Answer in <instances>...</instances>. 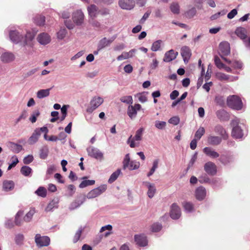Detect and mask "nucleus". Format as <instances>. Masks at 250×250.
I'll return each instance as SVG.
<instances>
[{"label": "nucleus", "instance_id": "obj_53", "mask_svg": "<svg viewBox=\"0 0 250 250\" xmlns=\"http://www.w3.org/2000/svg\"><path fill=\"white\" fill-rule=\"evenodd\" d=\"M83 230V229L82 227H81L76 231L75 235L74 236L73 239V242L74 243H76V242H77L79 241V240L80 239V238L81 237Z\"/></svg>", "mask_w": 250, "mask_h": 250}, {"label": "nucleus", "instance_id": "obj_42", "mask_svg": "<svg viewBox=\"0 0 250 250\" xmlns=\"http://www.w3.org/2000/svg\"><path fill=\"white\" fill-rule=\"evenodd\" d=\"M158 164H159V160L158 159H155L153 161V163H152V167L151 168L149 172H148L147 174V177H150V176L153 175V174L155 172L156 169L158 167Z\"/></svg>", "mask_w": 250, "mask_h": 250}, {"label": "nucleus", "instance_id": "obj_13", "mask_svg": "<svg viewBox=\"0 0 250 250\" xmlns=\"http://www.w3.org/2000/svg\"><path fill=\"white\" fill-rule=\"evenodd\" d=\"M141 108V105L139 104H136L134 106L130 105L127 110V114L131 119L136 118L137 114V111Z\"/></svg>", "mask_w": 250, "mask_h": 250}, {"label": "nucleus", "instance_id": "obj_64", "mask_svg": "<svg viewBox=\"0 0 250 250\" xmlns=\"http://www.w3.org/2000/svg\"><path fill=\"white\" fill-rule=\"evenodd\" d=\"M12 162L9 165L8 170L11 169L12 167H15L19 163V160L17 156H13L12 157Z\"/></svg>", "mask_w": 250, "mask_h": 250}, {"label": "nucleus", "instance_id": "obj_49", "mask_svg": "<svg viewBox=\"0 0 250 250\" xmlns=\"http://www.w3.org/2000/svg\"><path fill=\"white\" fill-rule=\"evenodd\" d=\"M46 190L43 187H40L35 191V193L42 197H45L46 196Z\"/></svg>", "mask_w": 250, "mask_h": 250}, {"label": "nucleus", "instance_id": "obj_18", "mask_svg": "<svg viewBox=\"0 0 250 250\" xmlns=\"http://www.w3.org/2000/svg\"><path fill=\"white\" fill-rule=\"evenodd\" d=\"M230 53L229 44L227 42H222L219 44V54L221 57Z\"/></svg>", "mask_w": 250, "mask_h": 250}, {"label": "nucleus", "instance_id": "obj_35", "mask_svg": "<svg viewBox=\"0 0 250 250\" xmlns=\"http://www.w3.org/2000/svg\"><path fill=\"white\" fill-rule=\"evenodd\" d=\"M14 185L12 181H4L3 182V189L5 191L11 190L14 188Z\"/></svg>", "mask_w": 250, "mask_h": 250}, {"label": "nucleus", "instance_id": "obj_10", "mask_svg": "<svg viewBox=\"0 0 250 250\" xmlns=\"http://www.w3.org/2000/svg\"><path fill=\"white\" fill-rule=\"evenodd\" d=\"M104 102V100L100 97H94L91 100L89 106L86 109L87 112L92 113Z\"/></svg>", "mask_w": 250, "mask_h": 250}, {"label": "nucleus", "instance_id": "obj_60", "mask_svg": "<svg viewBox=\"0 0 250 250\" xmlns=\"http://www.w3.org/2000/svg\"><path fill=\"white\" fill-rule=\"evenodd\" d=\"M162 228V226L161 224L158 223H154L151 227V229L152 231L153 232H158Z\"/></svg>", "mask_w": 250, "mask_h": 250}, {"label": "nucleus", "instance_id": "obj_7", "mask_svg": "<svg viewBox=\"0 0 250 250\" xmlns=\"http://www.w3.org/2000/svg\"><path fill=\"white\" fill-rule=\"evenodd\" d=\"M106 188L107 186L106 185H101L98 188H95L88 192L85 197L89 199L96 198L105 192Z\"/></svg>", "mask_w": 250, "mask_h": 250}, {"label": "nucleus", "instance_id": "obj_22", "mask_svg": "<svg viewBox=\"0 0 250 250\" xmlns=\"http://www.w3.org/2000/svg\"><path fill=\"white\" fill-rule=\"evenodd\" d=\"M85 200L86 197L85 196H79L76 200L71 203L69 207V209L70 210H73L79 208L85 201Z\"/></svg>", "mask_w": 250, "mask_h": 250}, {"label": "nucleus", "instance_id": "obj_9", "mask_svg": "<svg viewBox=\"0 0 250 250\" xmlns=\"http://www.w3.org/2000/svg\"><path fill=\"white\" fill-rule=\"evenodd\" d=\"M88 155L93 158L98 160L100 161L104 159V153L98 148L93 146H89L86 149Z\"/></svg>", "mask_w": 250, "mask_h": 250}, {"label": "nucleus", "instance_id": "obj_5", "mask_svg": "<svg viewBox=\"0 0 250 250\" xmlns=\"http://www.w3.org/2000/svg\"><path fill=\"white\" fill-rule=\"evenodd\" d=\"M8 32L10 41L14 43L18 44L21 43L22 44V39L23 35L18 30L12 28H7L5 32Z\"/></svg>", "mask_w": 250, "mask_h": 250}, {"label": "nucleus", "instance_id": "obj_28", "mask_svg": "<svg viewBox=\"0 0 250 250\" xmlns=\"http://www.w3.org/2000/svg\"><path fill=\"white\" fill-rule=\"evenodd\" d=\"M214 131L221 136L224 140H227L228 137V134L227 133L225 129L220 125H217L214 127Z\"/></svg>", "mask_w": 250, "mask_h": 250}, {"label": "nucleus", "instance_id": "obj_54", "mask_svg": "<svg viewBox=\"0 0 250 250\" xmlns=\"http://www.w3.org/2000/svg\"><path fill=\"white\" fill-rule=\"evenodd\" d=\"M24 240V235L22 234L19 233L15 236V241L17 245H21L23 244Z\"/></svg>", "mask_w": 250, "mask_h": 250}, {"label": "nucleus", "instance_id": "obj_27", "mask_svg": "<svg viewBox=\"0 0 250 250\" xmlns=\"http://www.w3.org/2000/svg\"><path fill=\"white\" fill-rule=\"evenodd\" d=\"M206 195V190L203 187H199L195 190V197L198 200H203Z\"/></svg>", "mask_w": 250, "mask_h": 250}, {"label": "nucleus", "instance_id": "obj_25", "mask_svg": "<svg viewBox=\"0 0 250 250\" xmlns=\"http://www.w3.org/2000/svg\"><path fill=\"white\" fill-rule=\"evenodd\" d=\"M178 54L177 52H175L172 49L170 50L165 53L163 61L165 62H170L176 59Z\"/></svg>", "mask_w": 250, "mask_h": 250}, {"label": "nucleus", "instance_id": "obj_43", "mask_svg": "<svg viewBox=\"0 0 250 250\" xmlns=\"http://www.w3.org/2000/svg\"><path fill=\"white\" fill-rule=\"evenodd\" d=\"M23 211L22 210H19L15 216V223L17 226H21L22 223V220L21 219V217L23 215Z\"/></svg>", "mask_w": 250, "mask_h": 250}, {"label": "nucleus", "instance_id": "obj_2", "mask_svg": "<svg viewBox=\"0 0 250 250\" xmlns=\"http://www.w3.org/2000/svg\"><path fill=\"white\" fill-rule=\"evenodd\" d=\"M38 32V30L36 28H32L27 30L26 34L23 35L22 39L23 46L24 47L28 46L33 47L34 45L33 41Z\"/></svg>", "mask_w": 250, "mask_h": 250}, {"label": "nucleus", "instance_id": "obj_37", "mask_svg": "<svg viewBox=\"0 0 250 250\" xmlns=\"http://www.w3.org/2000/svg\"><path fill=\"white\" fill-rule=\"evenodd\" d=\"M217 117L221 120H226L228 119V114L224 110H219L216 111Z\"/></svg>", "mask_w": 250, "mask_h": 250}, {"label": "nucleus", "instance_id": "obj_30", "mask_svg": "<svg viewBox=\"0 0 250 250\" xmlns=\"http://www.w3.org/2000/svg\"><path fill=\"white\" fill-rule=\"evenodd\" d=\"M234 160V158L232 155H222L220 158V162L223 165H226L232 162Z\"/></svg>", "mask_w": 250, "mask_h": 250}, {"label": "nucleus", "instance_id": "obj_44", "mask_svg": "<svg viewBox=\"0 0 250 250\" xmlns=\"http://www.w3.org/2000/svg\"><path fill=\"white\" fill-rule=\"evenodd\" d=\"M121 173V170L120 169H118L116 171L114 172L109 178L108 181V183L111 184L114 182L117 179Z\"/></svg>", "mask_w": 250, "mask_h": 250}, {"label": "nucleus", "instance_id": "obj_36", "mask_svg": "<svg viewBox=\"0 0 250 250\" xmlns=\"http://www.w3.org/2000/svg\"><path fill=\"white\" fill-rule=\"evenodd\" d=\"M50 88L41 89L37 92V97L39 99H42L48 97L50 94Z\"/></svg>", "mask_w": 250, "mask_h": 250}, {"label": "nucleus", "instance_id": "obj_33", "mask_svg": "<svg viewBox=\"0 0 250 250\" xmlns=\"http://www.w3.org/2000/svg\"><path fill=\"white\" fill-rule=\"evenodd\" d=\"M58 203L59 200L57 199H54L52 200L48 204V205L47 206L45 209V210L46 212L52 211L54 208H58Z\"/></svg>", "mask_w": 250, "mask_h": 250}, {"label": "nucleus", "instance_id": "obj_12", "mask_svg": "<svg viewBox=\"0 0 250 250\" xmlns=\"http://www.w3.org/2000/svg\"><path fill=\"white\" fill-rule=\"evenodd\" d=\"M215 76L218 80L227 82H234L238 79V77L237 76L227 75L222 72H217Z\"/></svg>", "mask_w": 250, "mask_h": 250}, {"label": "nucleus", "instance_id": "obj_59", "mask_svg": "<svg viewBox=\"0 0 250 250\" xmlns=\"http://www.w3.org/2000/svg\"><path fill=\"white\" fill-rule=\"evenodd\" d=\"M40 112L38 110L34 111L29 118L30 121L32 123H35L37 121V118L40 115Z\"/></svg>", "mask_w": 250, "mask_h": 250}, {"label": "nucleus", "instance_id": "obj_15", "mask_svg": "<svg viewBox=\"0 0 250 250\" xmlns=\"http://www.w3.org/2000/svg\"><path fill=\"white\" fill-rule=\"evenodd\" d=\"M37 40L41 44L46 45L50 42L51 37L48 33L43 32L38 35Z\"/></svg>", "mask_w": 250, "mask_h": 250}, {"label": "nucleus", "instance_id": "obj_6", "mask_svg": "<svg viewBox=\"0 0 250 250\" xmlns=\"http://www.w3.org/2000/svg\"><path fill=\"white\" fill-rule=\"evenodd\" d=\"M64 22L67 28H73L75 24L80 25L83 21V17H63Z\"/></svg>", "mask_w": 250, "mask_h": 250}, {"label": "nucleus", "instance_id": "obj_45", "mask_svg": "<svg viewBox=\"0 0 250 250\" xmlns=\"http://www.w3.org/2000/svg\"><path fill=\"white\" fill-rule=\"evenodd\" d=\"M170 9L174 14H178L180 11V6L177 2H173L170 6Z\"/></svg>", "mask_w": 250, "mask_h": 250}, {"label": "nucleus", "instance_id": "obj_38", "mask_svg": "<svg viewBox=\"0 0 250 250\" xmlns=\"http://www.w3.org/2000/svg\"><path fill=\"white\" fill-rule=\"evenodd\" d=\"M67 34V30L64 27H61L56 33L57 38L59 40H62L65 37Z\"/></svg>", "mask_w": 250, "mask_h": 250}, {"label": "nucleus", "instance_id": "obj_63", "mask_svg": "<svg viewBox=\"0 0 250 250\" xmlns=\"http://www.w3.org/2000/svg\"><path fill=\"white\" fill-rule=\"evenodd\" d=\"M214 62L216 65V66L219 68V69H222L223 66H224V64H223L219 58L217 56H215L214 57Z\"/></svg>", "mask_w": 250, "mask_h": 250}, {"label": "nucleus", "instance_id": "obj_14", "mask_svg": "<svg viewBox=\"0 0 250 250\" xmlns=\"http://www.w3.org/2000/svg\"><path fill=\"white\" fill-rule=\"evenodd\" d=\"M16 56L11 52H5L0 56V61L4 63H9L15 61Z\"/></svg>", "mask_w": 250, "mask_h": 250}, {"label": "nucleus", "instance_id": "obj_51", "mask_svg": "<svg viewBox=\"0 0 250 250\" xmlns=\"http://www.w3.org/2000/svg\"><path fill=\"white\" fill-rule=\"evenodd\" d=\"M205 132V130L204 128L203 127H200L195 134V139H196L198 140H200L202 136L204 134Z\"/></svg>", "mask_w": 250, "mask_h": 250}, {"label": "nucleus", "instance_id": "obj_55", "mask_svg": "<svg viewBox=\"0 0 250 250\" xmlns=\"http://www.w3.org/2000/svg\"><path fill=\"white\" fill-rule=\"evenodd\" d=\"M67 193L66 195L67 196H72L75 192V188L73 185H69L67 187Z\"/></svg>", "mask_w": 250, "mask_h": 250}, {"label": "nucleus", "instance_id": "obj_21", "mask_svg": "<svg viewBox=\"0 0 250 250\" xmlns=\"http://www.w3.org/2000/svg\"><path fill=\"white\" fill-rule=\"evenodd\" d=\"M119 5L121 8L126 10H131L135 5L133 0H120Z\"/></svg>", "mask_w": 250, "mask_h": 250}, {"label": "nucleus", "instance_id": "obj_19", "mask_svg": "<svg viewBox=\"0 0 250 250\" xmlns=\"http://www.w3.org/2000/svg\"><path fill=\"white\" fill-rule=\"evenodd\" d=\"M116 36H113L111 38L107 39L106 38L102 39L99 42L98 44V50L103 49V48L108 46L115 40Z\"/></svg>", "mask_w": 250, "mask_h": 250}, {"label": "nucleus", "instance_id": "obj_31", "mask_svg": "<svg viewBox=\"0 0 250 250\" xmlns=\"http://www.w3.org/2000/svg\"><path fill=\"white\" fill-rule=\"evenodd\" d=\"M235 34L241 39L243 40L244 42L246 41L247 38V31L243 27H238L235 31Z\"/></svg>", "mask_w": 250, "mask_h": 250}, {"label": "nucleus", "instance_id": "obj_4", "mask_svg": "<svg viewBox=\"0 0 250 250\" xmlns=\"http://www.w3.org/2000/svg\"><path fill=\"white\" fill-rule=\"evenodd\" d=\"M144 129L143 127L138 129L135 133V135L132 138L131 135L127 141V143L129 144V146L131 148H134L137 146L139 145V142L142 139L143 133Z\"/></svg>", "mask_w": 250, "mask_h": 250}, {"label": "nucleus", "instance_id": "obj_57", "mask_svg": "<svg viewBox=\"0 0 250 250\" xmlns=\"http://www.w3.org/2000/svg\"><path fill=\"white\" fill-rule=\"evenodd\" d=\"M162 41L161 40H158L154 42L152 45L151 49L153 51H157L159 50L161 47Z\"/></svg>", "mask_w": 250, "mask_h": 250}, {"label": "nucleus", "instance_id": "obj_23", "mask_svg": "<svg viewBox=\"0 0 250 250\" xmlns=\"http://www.w3.org/2000/svg\"><path fill=\"white\" fill-rule=\"evenodd\" d=\"M181 54L185 62L187 63L191 55L190 49L188 46H185L181 49Z\"/></svg>", "mask_w": 250, "mask_h": 250}, {"label": "nucleus", "instance_id": "obj_16", "mask_svg": "<svg viewBox=\"0 0 250 250\" xmlns=\"http://www.w3.org/2000/svg\"><path fill=\"white\" fill-rule=\"evenodd\" d=\"M204 170L208 174L214 175L217 172V167L213 162H208L204 165Z\"/></svg>", "mask_w": 250, "mask_h": 250}, {"label": "nucleus", "instance_id": "obj_47", "mask_svg": "<svg viewBox=\"0 0 250 250\" xmlns=\"http://www.w3.org/2000/svg\"><path fill=\"white\" fill-rule=\"evenodd\" d=\"M48 148L46 146H43L40 149V157L41 159H45L48 156Z\"/></svg>", "mask_w": 250, "mask_h": 250}, {"label": "nucleus", "instance_id": "obj_17", "mask_svg": "<svg viewBox=\"0 0 250 250\" xmlns=\"http://www.w3.org/2000/svg\"><path fill=\"white\" fill-rule=\"evenodd\" d=\"M181 215V209L178 206L174 203L171 206L170 216L173 219H178Z\"/></svg>", "mask_w": 250, "mask_h": 250}, {"label": "nucleus", "instance_id": "obj_50", "mask_svg": "<svg viewBox=\"0 0 250 250\" xmlns=\"http://www.w3.org/2000/svg\"><path fill=\"white\" fill-rule=\"evenodd\" d=\"M183 206L186 211L188 212H190L193 210V205L190 202H185L183 203Z\"/></svg>", "mask_w": 250, "mask_h": 250}, {"label": "nucleus", "instance_id": "obj_40", "mask_svg": "<svg viewBox=\"0 0 250 250\" xmlns=\"http://www.w3.org/2000/svg\"><path fill=\"white\" fill-rule=\"evenodd\" d=\"M21 173L24 175V176L27 177L30 176L32 170L31 167L28 166H24L21 167Z\"/></svg>", "mask_w": 250, "mask_h": 250}, {"label": "nucleus", "instance_id": "obj_32", "mask_svg": "<svg viewBox=\"0 0 250 250\" xmlns=\"http://www.w3.org/2000/svg\"><path fill=\"white\" fill-rule=\"evenodd\" d=\"M223 138L218 136H209L208 138V143L213 146L219 145L222 142Z\"/></svg>", "mask_w": 250, "mask_h": 250}, {"label": "nucleus", "instance_id": "obj_56", "mask_svg": "<svg viewBox=\"0 0 250 250\" xmlns=\"http://www.w3.org/2000/svg\"><path fill=\"white\" fill-rule=\"evenodd\" d=\"M120 101L127 104H131L133 103V99L131 96H126L121 98Z\"/></svg>", "mask_w": 250, "mask_h": 250}, {"label": "nucleus", "instance_id": "obj_24", "mask_svg": "<svg viewBox=\"0 0 250 250\" xmlns=\"http://www.w3.org/2000/svg\"><path fill=\"white\" fill-rule=\"evenodd\" d=\"M204 153L211 158H217L219 157V154L214 149L210 147H205L203 149Z\"/></svg>", "mask_w": 250, "mask_h": 250}, {"label": "nucleus", "instance_id": "obj_41", "mask_svg": "<svg viewBox=\"0 0 250 250\" xmlns=\"http://www.w3.org/2000/svg\"><path fill=\"white\" fill-rule=\"evenodd\" d=\"M35 213V209L33 208H30L29 211L26 214L23 218V220L26 222H29Z\"/></svg>", "mask_w": 250, "mask_h": 250}, {"label": "nucleus", "instance_id": "obj_39", "mask_svg": "<svg viewBox=\"0 0 250 250\" xmlns=\"http://www.w3.org/2000/svg\"><path fill=\"white\" fill-rule=\"evenodd\" d=\"M10 147L11 150L16 153H19L22 149V147L21 145L12 142L10 143Z\"/></svg>", "mask_w": 250, "mask_h": 250}, {"label": "nucleus", "instance_id": "obj_3", "mask_svg": "<svg viewBox=\"0 0 250 250\" xmlns=\"http://www.w3.org/2000/svg\"><path fill=\"white\" fill-rule=\"evenodd\" d=\"M227 102L228 105L232 109L239 110L242 108V102L241 99L236 95L229 96Z\"/></svg>", "mask_w": 250, "mask_h": 250}, {"label": "nucleus", "instance_id": "obj_20", "mask_svg": "<svg viewBox=\"0 0 250 250\" xmlns=\"http://www.w3.org/2000/svg\"><path fill=\"white\" fill-rule=\"evenodd\" d=\"M143 184L148 188L147 194L148 197L149 198H153L156 192V188L154 184L147 181H144L143 182Z\"/></svg>", "mask_w": 250, "mask_h": 250}, {"label": "nucleus", "instance_id": "obj_52", "mask_svg": "<svg viewBox=\"0 0 250 250\" xmlns=\"http://www.w3.org/2000/svg\"><path fill=\"white\" fill-rule=\"evenodd\" d=\"M140 167V163L136 161H130L129 167H127L130 170L138 169Z\"/></svg>", "mask_w": 250, "mask_h": 250}, {"label": "nucleus", "instance_id": "obj_61", "mask_svg": "<svg viewBox=\"0 0 250 250\" xmlns=\"http://www.w3.org/2000/svg\"><path fill=\"white\" fill-rule=\"evenodd\" d=\"M155 126L159 129H163L166 126V123L164 121H156L155 123Z\"/></svg>", "mask_w": 250, "mask_h": 250}, {"label": "nucleus", "instance_id": "obj_34", "mask_svg": "<svg viewBox=\"0 0 250 250\" xmlns=\"http://www.w3.org/2000/svg\"><path fill=\"white\" fill-rule=\"evenodd\" d=\"M87 177L84 176L82 178V179L83 180V181L81 182V183L79 185V188H84L87 186L93 185L95 181L93 180H87Z\"/></svg>", "mask_w": 250, "mask_h": 250}, {"label": "nucleus", "instance_id": "obj_26", "mask_svg": "<svg viewBox=\"0 0 250 250\" xmlns=\"http://www.w3.org/2000/svg\"><path fill=\"white\" fill-rule=\"evenodd\" d=\"M134 238L136 244L140 246L144 247L147 244L146 237L144 235H136Z\"/></svg>", "mask_w": 250, "mask_h": 250}, {"label": "nucleus", "instance_id": "obj_11", "mask_svg": "<svg viewBox=\"0 0 250 250\" xmlns=\"http://www.w3.org/2000/svg\"><path fill=\"white\" fill-rule=\"evenodd\" d=\"M87 11L89 16H95V15H108L110 14L109 10L106 8H103L98 10L97 6L94 4L88 7Z\"/></svg>", "mask_w": 250, "mask_h": 250}, {"label": "nucleus", "instance_id": "obj_62", "mask_svg": "<svg viewBox=\"0 0 250 250\" xmlns=\"http://www.w3.org/2000/svg\"><path fill=\"white\" fill-rule=\"evenodd\" d=\"M135 96L138 98L139 101L142 103L147 101V97L144 93H138Z\"/></svg>", "mask_w": 250, "mask_h": 250}, {"label": "nucleus", "instance_id": "obj_48", "mask_svg": "<svg viewBox=\"0 0 250 250\" xmlns=\"http://www.w3.org/2000/svg\"><path fill=\"white\" fill-rule=\"evenodd\" d=\"M200 178V179L199 181L202 183H209L212 185H214L216 183L218 182V180L216 179H213L211 181H210L209 178L206 175L204 176H201Z\"/></svg>", "mask_w": 250, "mask_h": 250}, {"label": "nucleus", "instance_id": "obj_1", "mask_svg": "<svg viewBox=\"0 0 250 250\" xmlns=\"http://www.w3.org/2000/svg\"><path fill=\"white\" fill-rule=\"evenodd\" d=\"M231 125L232 127L231 131L232 137L236 139L242 138L244 136V124L240 123L239 119L235 118L231 121Z\"/></svg>", "mask_w": 250, "mask_h": 250}, {"label": "nucleus", "instance_id": "obj_8", "mask_svg": "<svg viewBox=\"0 0 250 250\" xmlns=\"http://www.w3.org/2000/svg\"><path fill=\"white\" fill-rule=\"evenodd\" d=\"M35 242L38 248H42L49 246L50 239L47 236H41L40 234H37L35 237Z\"/></svg>", "mask_w": 250, "mask_h": 250}, {"label": "nucleus", "instance_id": "obj_58", "mask_svg": "<svg viewBox=\"0 0 250 250\" xmlns=\"http://www.w3.org/2000/svg\"><path fill=\"white\" fill-rule=\"evenodd\" d=\"M130 162V157L129 154H126L125 155L124 159L123 160V168L124 169H126L129 167V164Z\"/></svg>", "mask_w": 250, "mask_h": 250}, {"label": "nucleus", "instance_id": "obj_29", "mask_svg": "<svg viewBox=\"0 0 250 250\" xmlns=\"http://www.w3.org/2000/svg\"><path fill=\"white\" fill-rule=\"evenodd\" d=\"M41 134L39 129H35L28 139L29 144L33 145L35 144L38 141Z\"/></svg>", "mask_w": 250, "mask_h": 250}, {"label": "nucleus", "instance_id": "obj_46", "mask_svg": "<svg viewBox=\"0 0 250 250\" xmlns=\"http://www.w3.org/2000/svg\"><path fill=\"white\" fill-rule=\"evenodd\" d=\"M34 22L38 26H42L45 24V17H35Z\"/></svg>", "mask_w": 250, "mask_h": 250}]
</instances>
